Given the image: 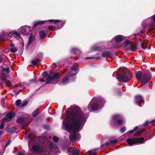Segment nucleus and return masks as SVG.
<instances>
[{
    "instance_id": "c756f323",
    "label": "nucleus",
    "mask_w": 155,
    "mask_h": 155,
    "mask_svg": "<svg viewBox=\"0 0 155 155\" xmlns=\"http://www.w3.org/2000/svg\"><path fill=\"white\" fill-rule=\"evenodd\" d=\"M72 155H78L79 153L78 150L77 149L73 150L71 152Z\"/></svg>"
},
{
    "instance_id": "ddd939ff",
    "label": "nucleus",
    "mask_w": 155,
    "mask_h": 155,
    "mask_svg": "<svg viewBox=\"0 0 155 155\" xmlns=\"http://www.w3.org/2000/svg\"><path fill=\"white\" fill-rule=\"evenodd\" d=\"M135 99L136 103L138 104L141 103L143 101V98L140 95H138L135 97Z\"/></svg>"
},
{
    "instance_id": "052dcab7",
    "label": "nucleus",
    "mask_w": 155,
    "mask_h": 155,
    "mask_svg": "<svg viewBox=\"0 0 155 155\" xmlns=\"http://www.w3.org/2000/svg\"><path fill=\"white\" fill-rule=\"evenodd\" d=\"M5 37H4V38H0V39L1 41H4L5 39Z\"/></svg>"
},
{
    "instance_id": "2eb2a0df",
    "label": "nucleus",
    "mask_w": 155,
    "mask_h": 155,
    "mask_svg": "<svg viewBox=\"0 0 155 155\" xmlns=\"http://www.w3.org/2000/svg\"><path fill=\"white\" fill-rule=\"evenodd\" d=\"M91 50L92 51H101L103 50V49L101 46L95 45L93 46L91 48Z\"/></svg>"
},
{
    "instance_id": "e433bc0d",
    "label": "nucleus",
    "mask_w": 155,
    "mask_h": 155,
    "mask_svg": "<svg viewBox=\"0 0 155 155\" xmlns=\"http://www.w3.org/2000/svg\"><path fill=\"white\" fill-rule=\"evenodd\" d=\"M126 127L125 126H124L120 129V131L121 133H123L126 131Z\"/></svg>"
},
{
    "instance_id": "6e6d98bb",
    "label": "nucleus",
    "mask_w": 155,
    "mask_h": 155,
    "mask_svg": "<svg viewBox=\"0 0 155 155\" xmlns=\"http://www.w3.org/2000/svg\"><path fill=\"white\" fill-rule=\"evenodd\" d=\"M134 132V130H130L129 131H128V132L130 133V134H132L133 133V132Z\"/></svg>"
},
{
    "instance_id": "58836bf2",
    "label": "nucleus",
    "mask_w": 155,
    "mask_h": 155,
    "mask_svg": "<svg viewBox=\"0 0 155 155\" xmlns=\"http://www.w3.org/2000/svg\"><path fill=\"white\" fill-rule=\"evenodd\" d=\"M58 20L50 19L49 20V23H53L54 24H57Z\"/></svg>"
},
{
    "instance_id": "f8f14e48",
    "label": "nucleus",
    "mask_w": 155,
    "mask_h": 155,
    "mask_svg": "<svg viewBox=\"0 0 155 155\" xmlns=\"http://www.w3.org/2000/svg\"><path fill=\"white\" fill-rule=\"evenodd\" d=\"M101 55L103 57H108L113 56V55L111 54L110 51H103L101 53Z\"/></svg>"
},
{
    "instance_id": "7c9ffc66",
    "label": "nucleus",
    "mask_w": 155,
    "mask_h": 155,
    "mask_svg": "<svg viewBox=\"0 0 155 155\" xmlns=\"http://www.w3.org/2000/svg\"><path fill=\"white\" fill-rule=\"evenodd\" d=\"M26 29H25L24 27H22L21 28V33L25 35H27L26 31Z\"/></svg>"
},
{
    "instance_id": "680f3d73",
    "label": "nucleus",
    "mask_w": 155,
    "mask_h": 155,
    "mask_svg": "<svg viewBox=\"0 0 155 155\" xmlns=\"http://www.w3.org/2000/svg\"><path fill=\"white\" fill-rule=\"evenodd\" d=\"M9 144V143L8 142L5 145V147H7Z\"/></svg>"
},
{
    "instance_id": "8fccbe9b",
    "label": "nucleus",
    "mask_w": 155,
    "mask_h": 155,
    "mask_svg": "<svg viewBox=\"0 0 155 155\" xmlns=\"http://www.w3.org/2000/svg\"><path fill=\"white\" fill-rule=\"evenodd\" d=\"M32 144V141L31 140H30L28 142V146L30 147V146Z\"/></svg>"
},
{
    "instance_id": "3c124183",
    "label": "nucleus",
    "mask_w": 155,
    "mask_h": 155,
    "mask_svg": "<svg viewBox=\"0 0 155 155\" xmlns=\"http://www.w3.org/2000/svg\"><path fill=\"white\" fill-rule=\"evenodd\" d=\"M139 127L138 126H136L133 129L134 130V131H136L138 129Z\"/></svg>"
},
{
    "instance_id": "412c9836",
    "label": "nucleus",
    "mask_w": 155,
    "mask_h": 155,
    "mask_svg": "<svg viewBox=\"0 0 155 155\" xmlns=\"http://www.w3.org/2000/svg\"><path fill=\"white\" fill-rule=\"evenodd\" d=\"M13 117V114L11 113H9L7 114L5 117L6 118V120L5 121H9Z\"/></svg>"
},
{
    "instance_id": "13d9d810",
    "label": "nucleus",
    "mask_w": 155,
    "mask_h": 155,
    "mask_svg": "<svg viewBox=\"0 0 155 155\" xmlns=\"http://www.w3.org/2000/svg\"><path fill=\"white\" fill-rule=\"evenodd\" d=\"M35 82V81L34 80H31L30 81V82L31 83H34Z\"/></svg>"
},
{
    "instance_id": "de8ad7c7",
    "label": "nucleus",
    "mask_w": 155,
    "mask_h": 155,
    "mask_svg": "<svg viewBox=\"0 0 155 155\" xmlns=\"http://www.w3.org/2000/svg\"><path fill=\"white\" fill-rule=\"evenodd\" d=\"M10 50L12 52H15L17 51V50L16 48H14L11 49Z\"/></svg>"
},
{
    "instance_id": "ea45409f",
    "label": "nucleus",
    "mask_w": 155,
    "mask_h": 155,
    "mask_svg": "<svg viewBox=\"0 0 155 155\" xmlns=\"http://www.w3.org/2000/svg\"><path fill=\"white\" fill-rule=\"evenodd\" d=\"M110 143L111 144H116L118 142L117 140L116 139H114L113 140H110Z\"/></svg>"
},
{
    "instance_id": "4be33fe9",
    "label": "nucleus",
    "mask_w": 155,
    "mask_h": 155,
    "mask_svg": "<svg viewBox=\"0 0 155 155\" xmlns=\"http://www.w3.org/2000/svg\"><path fill=\"white\" fill-rule=\"evenodd\" d=\"M43 78L47 80L46 83H48V73L46 71L44 72L43 74Z\"/></svg>"
},
{
    "instance_id": "9d476101",
    "label": "nucleus",
    "mask_w": 155,
    "mask_h": 155,
    "mask_svg": "<svg viewBox=\"0 0 155 155\" xmlns=\"http://www.w3.org/2000/svg\"><path fill=\"white\" fill-rule=\"evenodd\" d=\"M99 106V105L97 103H94L92 104V103L90 102L88 107L89 108H91L92 110L95 111L98 109Z\"/></svg>"
},
{
    "instance_id": "f257e3e1",
    "label": "nucleus",
    "mask_w": 155,
    "mask_h": 155,
    "mask_svg": "<svg viewBox=\"0 0 155 155\" xmlns=\"http://www.w3.org/2000/svg\"><path fill=\"white\" fill-rule=\"evenodd\" d=\"M85 119V114L78 106L73 107L67 114L66 118L63 121L64 130L68 132H78L81 123Z\"/></svg>"
},
{
    "instance_id": "5701e85b",
    "label": "nucleus",
    "mask_w": 155,
    "mask_h": 155,
    "mask_svg": "<svg viewBox=\"0 0 155 155\" xmlns=\"http://www.w3.org/2000/svg\"><path fill=\"white\" fill-rule=\"evenodd\" d=\"M3 83L8 87H11L12 86L11 83L9 81L5 80H3Z\"/></svg>"
},
{
    "instance_id": "6ab92c4d",
    "label": "nucleus",
    "mask_w": 155,
    "mask_h": 155,
    "mask_svg": "<svg viewBox=\"0 0 155 155\" xmlns=\"http://www.w3.org/2000/svg\"><path fill=\"white\" fill-rule=\"evenodd\" d=\"M32 149L33 151L36 152H40L41 151L40 147L38 146H33Z\"/></svg>"
},
{
    "instance_id": "79ce46f5",
    "label": "nucleus",
    "mask_w": 155,
    "mask_h": 155,
    "mask_svg": "<svg viewBox=\"0 0 155 155\" xmlns=\"http://www.w3.org/2000/svg\"><path fill=\"white\" fill-rule=\"evenodd\" d=\"M110 144L111 143H110V142H107L105 143L104 144H103L102 145L101 147L103 148L104 145L108 146L109 145H110Z\"/></svg>"
},
{
    "instance_id": "f704fd0d",
    "label": "nucleus",
    "mask_w": 155,
    "mask_h": 155,
    "mask_svg": "<svg viewBox=\"0 0 155 155\" xmlns=\"http://www.w3.org/2000/svg\"><path fill=\"white\" fill-rule=\"evenodd\" d=\"M45 21H40L38 22H37L36 24H35L34 25V27H35L36 26L40 25V24H42L45 23Z\"/></svg>"
},
{
    "instance_id": "72a5a7b5",
    "label": "nucleus",
    "mask_w": 155,
    "mask_h": 155,
    "mask_svg": "<svg viewBox=\"0 0 155 155\" xmlns=\"http://www.w3.org/2000/svg\"><path fill=\"white\" fill-rule=\"evenodd\" d=\"M24 27L25 29H27L26 30V31L27 34H29L31 30V27L28 26H24Z\"/></svg>"
},
{
    "instance_id": "a211bd4d",
    "label": "nucleus",
    "mask_w": 155,
    "mask_h": 155,
    "mask_svg": "<svg viewBox=\"0 0 155 155\" xmlns=\"http://www.w3.org/2000/svg\"><path fill=\"white\" fill-rule=\"evenodd\" d=\"M97 102L99 104V105L101 107L103 106L105 103L104 100L102 98L98 99L97 100Z\"/></svg>"
},
{
    "instance_id": "c85d7f7f",
    "label": "nucleus",
    "mask_w": 155,
    "mask_h": 155,
    "mask_svg": "<svg viewBox=\"0 0 155 155\" xmlns=\"http://www.w3.org/2000/svg\"><path fill=\"white\" fill-rule=\"evenodd\" d=\"M145 129L144 128H143L142 129L137 131L136 133H135L134 134V136H136L138 135V134L142 133L143 132L145 131Z\"/></svg>"
},
{
    "instance_id": "603ef678",
    "label": "nucleus",
    "mask_w": 155,
    "mask_h": 155,
    "mask_svg": "<svg viewBox=\"0 0 155 155\" xmlns=\"http://www.w3.org/2000/svg\"><path fill=\"white\" fill-rule=\"evenodd\" d=\"M5 71H6L8 73L9 71V69L7 68H6L5 69Z\"/></svg>"
},
{
    "instance_id": "864d4df0",
    "label": "nucleus",
    "mask_w": 155,
    "mask_h": 155,
    "mask_svg": "<svg viewBox=\"0 0 155 155\" xmlns=\"http://www.w3.org/2000/svg\"><path fill=\"white\" fill-rule=\"evenodd\" d=\"M18 155H25V154L23 152H20L18 153Z\"/></svg>"
},
{
    "instance_id": "f3484780",
    "label": "nucleus",
    "mask_w": 155,
    "mask_h": 155,
    "mask_svg": "<svg viewBox=\"0 0 155 155\" xmlns=\"http://www.w3.org/2000/svg\"><path fill=\"white\" fill-rule=\"evenodd\" d=\"M65 23L64 21H62L61 20H58V21L57 23V25L58 26L57 28L60 29L62 28L64 25Z\"/></svg>"
},
{
    "instance_id": "4468645a",
    "label": "nucleus",
    "mask_w": 155,
    "mask_h": 155,
    "mask_svg": "<svg viewBox=\"0 0 155 155\" xmlns=\"http://www.w3.org/2000/svg\"><path fill=\"white\" fill-rule=\"evenodd\" d=\"M114 38L116 41L118 42L122 41L124 38L123 35H119L115 36Z\"/></svg>"
},
{
    "instance_id": "b1692460",
    "label": "nucleus",
    "mask_w": 155,
    "mask_h": 155,
    "mask_svg": "<svg viewBox=\"0 0 155 155\" xmlns=\"http://www.w3.org/2000/svg\"><path fill=\"white\" fill-rule=\"evenodd\" d=\"M6 120V118H3L2 119V120L1 122V124L0 125V129H2L4 127V124L5 122V120Z\"/></svg>"
},
{
    "instance_id": "6e6552de",
    "label": "nucleus",
    "mask_w": 155,
    "mask_h": 155,
    "mask_svg": "<svg viewBox=\"0 0 155 155\" xmlns=\"http://www.w3.org/2000/svg\"><path fill=\"white\" fill-rule=\"evenodd\" d=\"M75 74V75H76ZM75 74L72 73V71H69L67 73L66 76H65L63 78L62 81H61V83L65 84L68 83L69 81L70 78H69L73 76Z\"/></svg>"
},
{
    "instance_id": "69168bd1",
    "label": "nucleus",
    "mask_w": 155,
    "mask_h": 155,
    "mask_svg": "<svg viewBox=\"0 0 155 155\" xmlns=\"http://www.w3.org/2000/svg\"><path fill=\"white\" fill-rule=\"evenodd\" d=\"M2 132L1 131H0V135L2 134Z\"/></svg>"
},
{
    "instance_id": "9b49d317",
    "label": "nucleus",
    "mask_w": 155,
    "mask_h": 155,
    "mask_svg": "<svg viewBox=\"0 0 155 155\" xmlns=\"http://www.w3.org/2000/svg\"><path fill=\"white\" fill-rule=\"evenodd\" d=\"M47 29L45 28L41 29L39 32V35L41 38H43L46 36L47 33Z\"/></svg>"
},
{
    "instance_id": "c03bdc74",
    "label": "nucleus",
    "mask_w": 155,
    "mask_h": 155,
    "mask_svg": "<svg viewBox=\"0 0 155 155\" xmlns=\"http://www.w3.org/2000/svg\"><path fill=\"white\" fill-rule=\"evenodd\" d=\"M28 104V102L27 101H23V102L22 106V107H25Z\"/></svg>"
},
{
    "instance_id": "dca6fc26",
    "label": "nucleus",
    "mask_w": 155,
    "mask_h": 155,
    "mask_svg": "<svg viewBox=\"0 0 155 155\" xmlns=\"http://www.w3.org/2000/svg\"><path fill=\"white\" fill-rule=\"evenodd\" d=\"M137 43L132 44V43L131 42V44H130V45H129V48L128 49H130V50H134V51L136 50L137 48Z\"/></svg>"
},
{
    "instance_id": "bb28decb",
    "label": "nucleus",
    "mask_w": 155,
    "mask_h": 155,
    "mask_svg": "<svg viewBox=\"0 0 155 155\" xmlns=\"http://www.w3.org/2000/svg\"><path fill=\"white\" fill-rule=\"evenodd\" d=\"M24 121L25 118L22 117L18 118L17 120V122L21 124L23 123Z\"/></svg>"
},
{
    "instance_id": "2f4dec72",
    "label": "nucleus",
    "mask_w": 155,
    "mask_h": 155,
    "mask_svg": "<svg viewBox=\"0 0 155 155\" xmlns=\"http://www.w3.org/2000/svg\"><path fill=\"white\" fill-rule=\"evenodd\" d=\"M78 65H73L71 67V69L72 71H72L74 70L75 71H77L78 70Z\"/></svg>"
},
{
    "instance_id": "e2e57ef3",
    "label": "nucleus",
    "mask_w": 155,
    "mask_h": 155,
    "mask_svg": "<svg viewBox=\"0 0 155 155\" xmlns=\"http://www.w3.org/2000/svg\"><path fill=\"white\" fill-rule=\"evenodd\" d=\"M139 35V34H135L134 35V36H136V35Z\"/></svg>"
},
{
    "instance_id": "a878e982",
    "label": "nucleus",
    "mask_w": 155,
    "mask_h": 155,
    "mask_svg": "<svg viewBox=\"0 0 155 155\" xmlns=\"http://www.w3.org/2000/svg\"><path fill=\"white\" fill-rule=\"evenodd\" d=\"M131 42L129 41L128 40H126L124 43V47H125L128 46H129L130 44H131Z\"/></svg>"
},
{
    "instance_id": "f03ea898",
    "label": "nucleus",
    "mask_w": 155,
    "mask_h": 155,
    "mask_svg": "<svg viewBox=\"0 0 155 155\" xmlns=\"http://www.w3.org/2000/svg\"><path fill=\"white\" fill-rule=\"evenodd\" d=\"M135 75L137 79L144 84L149 82L151 78V74L148 71H139L136 72Z\"/></svg>"
},
{
    "instance_id": "aec40b11",
    "label": "nucleus",
    "mask_w": 155,
    "mask_h": 155,
    "mask_svg": "<svg viewBox=\"0 0 155 155\" xmlns=\"http://www.w3.org/2000/svg\"><path fill=\"white\" fill-rule=\"evenodd\" d=\"M77 137V135L75 134H73L69 136V138L71 140H76Z\"/></svg>"
},
{
    "instance_id": "0eeeda50",
    "label": "nucleus",
    "mask_w": 155,
    "mask_h": 155,
    "mask_svg": "<svg viewBox=\"0 0 155 155\" xmlns=\"http://www.w3.org/2000/svg\"><path fill=\"white\" fill-rule=\"evenodd\" d=\"M49 84L51 83L55 84L57 83V79L58 78L59 74L58 73L52 74L50 71L49 72Z\"/></svg>"
},
{
    "instance_id": "49530a36",
    "label": "nucleus",
    "mask_w": 155,
    "mask_h": 155,
    "mask_svg": "<svg viewBox=\"0 0 155 155\" xmlns=\"http://www.w3.org/2000/svg\"><path fill=\"white\" fill-rule=\"evenodd\" d=\"M88 153L89 155H92L94 154V152L91 150L88 151Z\"/></svg>"
},
{
    "instance_id": "774afa93",
    "label": "nucleus",
    "mask_w": 155,
    "mask_h": 155,
    "mask_svg": "<svg viewBox=\"0 0 155 155\" xmlns=\"http://www.w3.org/2000/svg\"><path fill=\"white\" fill-rule=\"evenodd\" d=\"M11 46H12V47H13V44H11Z\"/></svg>"
},
{
    "instance_id": "20e7f679",
    "label": "nucleus",
    "mask_w": 155,
    "mask_h": 155,
    "mask_svg": "<svg viewBox=\"0 0 155 155\" xmlns=\"http://www.w3.org/2000/svg\"><path fill=\"white\" fill-rule=\"evenodd\" d=\"M112 121L111 122V125L114 126L116 125V122L119 125H122L124 123V120L121 116L118 114H115L112 117Z\"/></svg>"
},
{
    "instance_id": "cd10ccee",
    "label": "nucleus",
    "mask_w": 155,
    "mask_h": 155,
    "mask_svg": "<svg viewBox=\"0 0 155 155\" xmlns=\"http://www.w3.org/2000/svg\"><path fill=\"white\" fill-rule=\"evenodd\" d=\"M39 62V60L37 59L36 60H32L31 61V63L35 66L38 65V63Z\"/></svg>"
},
{
    "instance_id": "5fc2aeb1",
    "label": "nucleus",
    "mask_w": 155,
    "mask_h": 155,
    "mask_svg": "<svg viewBox=\"0 0 155 155\" xmlns=\"http://www.w3.org/2000/svg\"><path fill=\"white\" fill-rule=\"evenodd\" d=\"M53 28V26L52 25H49V30H51Z\"/></svg>"
},
{
    "instance_id": "338daca9",
    "label": "nucleus",
    "mask_w": 155,
    "mask_h": 155,
    "mask_svg": "<svg viewBox=\"0 0 155 155\" xmlns=\"http://www.w3.org/2000/svg\"><path fill=\"white\" fill-rule=\"evenodd\" d=\"M91 58H90V57H88V58H87V59H90Z\"/></svg>"
},
{
    "instance_id": "423d86ee",
    "label": "nucleus",
    "mask_w": 155,
    "mask_h": 155,
    "mask_svg": "<svg viewBox=\"0 0 155 155\" xmlns=\"http://www.w3.org/2000/svg\"><path fill=\"white\" fill-rule=\"evenodd\" d=\"M126 141L130 146H131L134 144L143 143L144 141V138L142 137L139 138H128L127 140Z\"/></svg>"
},
{
    "instance_id": "0e129e2a",
    "label": "nucleus",
    "mask_w": 155,
    "mask_h": 155,
    "mask_svg": "<svg viewBox=\"0 0 155 155\" xmlns=\"http://www.w3.org/2000/svg\"><path fill=\"white\" fill-rule=\"evenodd\" d=\"M2 58L1 57V56H0V61L2 60Z\"/></svg>"
},
{
    "instance_id": "7ed1b4c3",
    "label": "nucleus",
    "mask_w": 155,
    "mask_h": 155,
    "mask_svg": "<svg viewBox=\"0 0 155 155\" xmlns=\"http://www.w3.org/2000/svg\"><path fill=\"white\" fill-rule=\"evenodd\" d=\"M132 74L130 73L129 71L127 70L122 74H120L117 75V79L120 81L125 82H127L131 79L132 76Z\"/></svg>"
},
{
    "instance_id": "473e14b6",
    "label": "nucleus",
    "mask_w": 155,
    "mask_h": 155,
    "mask_svg": "<svg viewBox=\"0 0 155 155\" xmlns=\"http://www.w3.org/2000/svg\"><path fill=\"white\" fill-rule=\"evenodd\" d=\"M141 46L142 48L145 49L147 48V43L144 41H142L141 44Z\"/></svg>"
},
{
    "instance_id": "bf43d9fd",
    "label": "nucleus",
    "mask_w": 155,
    "mask_h": 155,
    "mask_svg": "<svg viewBox=\"0 0 155 155\" xmlns=\"http://www.w3.org/2000/svg\"><path fill=\"white\" fill-rule=\"evenodd\" d=\"M150 123H153L155 122V120H152L150 121Z\"/></svg>"
},
{
    "instance_id": "393cba45",
    "label": "nucleus",
    "mask_w": 155,
    "mask_h": 155,
    "mask_svg": "<svg viewBox=\"0 0 155 155\" xmlns=\"http://www.w3.org/2000/svg\"><path fill=\"white\" fill-rule=\"evenodd\" d=\"M34 39V37L33 36L31 35L29 39L27 45V46L28 47L29 45L31 44L32 42Z\"/></svg>"
},
{
    "instance_id": "a18cd8bd",
    "label": "nucleus",
    "mask_w": 155,
    "mask_h": 155,
    "mask_svg": "<svg viewBox=\"0 0 155 155\" xmlns=\"http://www.w3.org/2000/svg\"><path fill=\"white\" fill-rule=\"evenodd\" d=\"M150 123V122L147 121L143 124V126L144 127L147 126Z\"/></svg>"
},
{
    "instance_id": "39448f33",
    "label": "nucleus",
    "mask_w": 155,
    "mask_h": 155,
    "mask_svg": "<svg viewBox=\"0 0 155 155\" xmlns=\"http://www.w3.org/2000/svg\"><path fill=\"white\" fill-rule=\"evenodd\" d=\"M59 150H60L56 144L49 140V155L57 154Z\"/></svg>"
},
{
    "instance_id": "4c0bfd02",
    "label": "nucleus",
    "mask_w": 155,
    "mask_h": 155,
    "mask_svg": "<svg viewBox=\"0 0 155 155\" xmlns=\"http://www.w3.org/2000/svg\"><path fill=\"white\" fill-rule=\"evenodd\" d=\"M53 140L55 142H57L58 141L59 139L57 137L54 136L53 137Z\"/></svg>"
},
{
    "instance_id": "c9c22d12",
    "label": "nucleus",
    "mask_w": 155,
    "mask_h": 155,
    "mask_svg": "<svg viewBox=\"0 0 155 155\" xmlns=\"http://www.w3.org/2000/svg\"><path fill=\"white\" fill-rule=\"evenodd\" d=\"M38 114V110L37 109L32 113V115L33 117H36Z\"/></svg>"
},
{
    "instance_id": "37998d69",
    "label": "nucleus",
    "mask_w": 155,
    "mask_h": 155,
    "mask_svg": "<svg viewBox=\"0 0 155 155\" xmlns=\"http://www.w3.org/2000/svg\"><path fill=\"white\" fill-rule=\"evenodd\" d=\"M47 80L44 78H40L39 79L38 81H40L42 82H45L46 81V82Z\"/></svg>"
},
{
    "instance_id": "09e8293b",
    "label": "nucleus",
    "mask_w": 155,
    "mask_h": 155,
    "mask_svg": "<svg viewBox=\"0 0 155 155\" xmlns=\"http://www.w3.org/2000/svg\"><path fill=\"white\" fill-rule=\"evenodd\" d=\"M78 51V49L74 48L72 49V51L75 53L76 52Z\"/></svg>"
},
{
    "instance_id": "1a4fd4ad",
    "label": "nucleus",
    "mask_w": 155,
    "mask_h": 155,
    "mask_svg": "<svg viewBox=\"0 0 155 155\" xmlns=\"http://www.w3.org/2000/svg\"><path fill=\"white\" fill-rule=\"evenodd\" d=\"M13 34L15 35L17 37V38L18 39H21V38L19 33L15 31H13L12 33L10 32L9 33H6L5 34V36L8 35L10 37H13Z\"/></svg>"
},
{
    "instance_id": "4d7b16f0",
    "label": "nucleus",
    "mask_w": 155,
    "mask_h": 155,
    "mask_svg": "<svg viewBox=\"0 0 155 155\" xmlns=\"http://www.w3.org/2000/svg\"><path fill=\"white\" fill-rule=\"evenodd\" d=\"M153 19L154 22H155V15H154L153 16Z\"/></svg>"
},
{
    "instance_id": "a19ab883",
    "label": "nucleus",
    "mask_w": 155,
    "mask_h": 155,
    "mask_svg": "<svg viewBox=\"0 0 155 155\" xmlns=\"http://www.w3.org/2000/svg\"><path fill=\"white\" fill-rule=\"evenodd\" d=\"M21 101L19 100H18L16 101V104L17 106H19L21 104Z\"/></svg>"
}]
</instances>
